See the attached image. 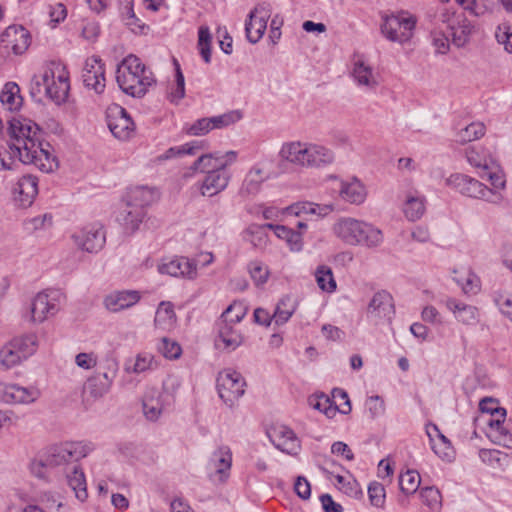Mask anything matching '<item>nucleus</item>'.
<instances>
[{"label": "nucleus", "mask_w": 512, "mask_h": 512, "mask_svg": "<svg viewBox=\"0 0 512 512\" xmlns=\"http://www.w3.org/2000/svg\"><path fill=\"white\" fill-rule=\"evenodd\" d=\"M9 148L24 164H33L43 172H52L58 167L51 145L41 140L42 132L32 120L12 117L8 120Z\"/></svg>", "instance_id": "1"}, {"label": "nucleus", "mask_w": 512, "mask_h": 512, "mask_svg": "<svg viewBox=\"0 0 512 512\" xmlns=\"http://www.w3.org/2000/svg\"><path fill=\"white\" fill-rule=\"evenodd\" d=\"M116 81L125 94L137 98L143 97L156 83L152 70L134 54L127 55L117 65Z\"/></svg>", "instance_id": "2"}, {"label": "nucleus", "mask_w": 512, "mask_h": 512, "mask_svg": "<svg viewBox=\"0 0 512 512\" xmlns=\"http://www.w3.org/2000/svg\"><path fill=\"white\" fill-rule=\"evenodd\" d=\"M334 234L348 245L378 247L383 242L380 229L354 218H341L333 226Z\"/></svg>", "instance_id": "3"}, {"label": "nucleus", "mask_w": 512, "mask_h": 512, "mask_svg": "<svg viewBox=\"0 0 512 512\" xmlns=\"http://www.w3.org/2000/svg\"><path fill=\"white\" fill-rule=\"evenodd\" d=\"M45 94L56 104L64 103L70 91L69 72L60 61H50L41 76Z\"/></svg>", "instance_id": "4"}, {"label": "nucleus", "mask_w": 512, "mask_h": 512, "mask_svg": "<svg viewBox=\"0 0 512 512\" xmlns=\"http://www.w3.org/2000/svg\"><path fill=\"white\" fill-rule=\"evenodd\" d=\"M93 450L91 443L85 442H64L53 445L43 455L44 465L49 468L59 467L76 463L86 457Z\"/></svg>", "instance_id": "5"}, {"label": "nucleus", "mask_w": 512, "mask_h": 512, "mask_svg": "<svg viewBox=\"0 0 512 512\" xmlns=\"http://www.w3.org/2000/svg\"><path fill=\"white\" fill-rule=\"evenodd\" d=\"M65 294L58 289H47L38 293L31 304L30 321L42 323L55 316L65 302Z\"/></svg>", "instance_id": "6"}, {"label": "nucleus", "mask_w": 512, "mask_h": 512, "mask_svg": "<svg viewBox=\"0 0 512 512\" xmlns=\"http://www.w3.org/2000/svg\"><path fill=\"white\" fill-rule=\"evenodd\" d=\"M446 184L468 197L484 199L491 203H498L502 200L498 191L490 189L480 181L464 174L450 175L446 179Z\"/></svg>", "instance_id": "7"}, {"label": "nucleus", "mask_w": 512, "mask_h": 512, "mask_svg": "<svg viewBox=\"0 0 512 512\" xmlns=\"http://www.w3.org/2000/svg\"><path fill=\"white\" fill-rule=\"evenodd\" d=\"M416 22V18L409 12L401 11L387 16L381 26V31L390 41L404 43L413 36Z\"/></svg>", "instance_id": "8"}, {"label": "nucleus", "mask_w": 512, "mask_h": 512, "mask_svg": "<svg viewBox=\"0 0 512 512\" xmlns=\"http://www.w3.org/2000/svg\"><path fill=\"white\" fill-rule=\"evenodd\" d=\"M245 385L242 375L234 370H224L217 378L219 397L230 407L244 394Z\"/></svg>", "instance_id": "9"}, {"label": "nucleus", "mask_w": 512, "mask_h": 512, "mask_svg": "<svg viewBox=\"0 0 512 512\" xmlns=\"http://www.w3.org/2000/svg\"><path fill=\"white\" fill-rule=\"evenodd\" d=\"M106 119L108 128L115 138L126 141L133 137L135 124L125 108L120 105L109 107Z\"/></svg>", "instance_id": "10"}, {"label": "nucleus", "mask_w": 512, "mask_h": 512, "mask_svg": "<svg viewBox=\"0 0 512 512\" xmlns=\"http://www.w3.org/2000/svg\"><path fill=\"white\" fill-rule=\"evenodd\" d=\"M394 314L395 307L391 294L384 290L375 293L367 306V319L378 325L384 321L390 322Z\"/></svg>", "instance_id": "11"}, {"label": "nucleus", "mask_w": 512, "mask_h": 512, "mask_svg": "<svg viewBox=\"0 0 512 512\" xmlns=\"http://www.w3.org/2000/svg\"><path fill=\"white\" fill-rule=\"evenodd\" d=\"M72 239L79 249L89 253H97L104 247L106 234L100 224H92L75 232Z\"/></svg>", "instance_id": "12"}, {"label": "nucleus", "mask_w": 512, "mask_h": 512, "mask_svg": "<svg viewBox=\"0 0 512 512\" xmlns=\"http://www.w3.org/2000/svg\"><path fill=\"white\" fill-rule=\"evenodd\" d=\"M40 395L41 393L36 387L0 382V400L6 404H32L39 399Z\"/></svg>", "instance_id": "13"}, {"label": "nucleus", "mask_w": 512, "mask_h": 512, "mask_svg": "<svg viewBox=\"0 0 512 512\" xmlns=\"http://www.w3.org/2000/svg\"><path fill=\"white\" fill-rule=\"evenodd\" d=\"M227 163L213 166L208 170L204 179L199 183V191L202 196L212 197L224 191L231 179V174L226 171Z\"/></svg>", "instance_id": "14"}, {"label": "nucleus", "mask_w": 512, "mask_h": 512, "mask_svg": "<svg viewBox=\"0 0 512 512\" xmlns=\"http://www.w3.org/2000/svg\"><path fill=\"white\" fill-rule=\"evenodd\" d=\"M82 79L84 85L88 89L94 90L97 94H101L106 86L104 63L98 56H91L86 59Z\"/></svg>", "instance_id": "15"}, {"label": "nucleus", "mask_w": 512, "mask_h": 512, "mask_svg": "<svg viewBox=\"0 0 512 512\" xmlns=\"http://www.w3.org/2000/svg\"><path fill=\"white\" fill-rule=\"evenodd\" d=\"M30 33L23 26H9L1 34V44L10 49L14 54H23L30 45Z\"/></svg>", "instance_id": "16"}, {"label": "nucleus", "mask_w": 512, "mask_h": 512, "mask_svg": "<svg viewBox=\"0 0 512 512\" xmlns=\"http://www.w3.org/2000/svg\"><path fill=\"white\" fill-rule=\"evenodd\" d=\"M426 434L430 440L434 453L444 461L452 462L455 458V451L450 440L441 433L436 424L426 425Z\"/></svg>", "instance_id": "17"}, {"label": "nucleus", "mask_w": 512, "mask_h": 512, "mask_svg": "<svg viewBox=\"0 0 512 512\" xmlns=\"http://www.w3.org/2000/svg\"><path fill=\"white\" fill-rule=\"evenodd\" d=\"M231 465L232 452L230 448L226 445L218 447L208 461L209 469L214 470V474H211L210 477L216 476L221 483L226 482L230 475Z\"/></svg>", "instance_id": "18"}, {"label": "nucleus", "mask_w": 512, "mask_h": 512, "mask_svg": "<svg viewBox=\"0 0 512 512\" xmlns=\"http://www.w3.org/2000/svg\"><path fill=\"white\" fill-rule=\"evenodd\" d=\"M269 16L268 11L260 5L249 13V19L245 23L246 37L249 42L255 44L263 37Z\"/></svg>", "instance_id": "19"}, {"label": "nucleus", "mask_w": 512, "mask_h": 512, "mask_svg": "<svg viewBox=\"0 0 512 512\" xmlns=\"http://www.w3.org/2000/svg\"><path fill=\"white\" fill-rule=\"evenodd\" d=\"M161 274H167L173 277H183L195 279L197 276L196 264L186 257H178L162 263L158 267Z\"/></svg>", "instance_id": "20"}, {"label": "nucleus", "mask_w": 512, "mask_h": 512, "mask_svg": "<svg viewBox=\"0 0 512 512\" xmlns=\"http://www.w3.org/2000/svg\"><path fill=\"white\" fill-rule=\"evenodd\" d=\"M140 299L141 295L136 290L113 291L105 296L103 304L107 310L116 313L134 306Z\"/></svg>", "instance_id": "21"}, {"label": "nucleus", "mask_w": 512, "mask_h": 512, "mask_svg": "<svg viewBox=\"0 0 512 512\" xmlns=\"http://www.w3.org/2000/svg\"><path fill=\"white\" fill-rule=\"evenodd\" d=\"M271 439L275 447L289 455H296L300 451L301 444L296 434L287 426H280L273 430Z\"/></svg>", "instance_id": "22"}, {"label": "nucleus", "mask_w": 512, "mask_h": 512, "mask_svg": "<svg viewBox=\"0 0 512 512\" xmlns=\"http://www.w3.org/2000/svg\"><path fill=\"white\" fill-rule=\"evenodd\" d=\"M335 155L325 146L307 143L303 168H322L333 163Z\"/></svg>", "instance_id": "23"}, {"label": "nucleus", "mask_w": 512, "mask_h": 512, "mask_svg": "<svg viewBox=\"0 0 512 512\" xmlns=\"http://www.w3.org/2000/svg\"><path fill=\"white\" fill-rule=\"evenodd\" d=\"M233 323L220 319L217 322L218 339L216 340L217 347H223L229 351L235 350L242 344L243 337L240 332L234 329Z\"/></svg>", "instance_id": "24"}, {"label": "nucleus", "mask_w": 512, "mask_h": 512, "mask_svg": "<svg viewBox=\"0 0 512 512\" xmlns=\"http://www.w3.org/2000/svg\"><path fill=\"white\" fill-rule=\"evenodd\" d=\"M14 194L21 206H30L38 194L37 178L32 175L21 177L14 188Z\"/></svg>", "instance_id": "25"}, {"label": "nucleus", "mask_w": 512, "mask_h": 512, "mask_svg": "<svg viewBox=\"0 0 512 512\" xmlns=\"http://www.w3.org/2000/svg\"><path fill=\"white\" fill-rule=\"evenodd\" d=\"M269 178L265 171L259 166H253L246 174L239 190L242 197H250L257 195L262 184Z\"/></svg>", "instance_id": "26"}, {"label": "nucleus", "mask_w": 512, "mask_h": 512, "mask_svg": "<svg viewBox=\"0 0 512 512\" xmlns=\"http://www.w3.org/2000/svg\"><path fill=\"white\" fill-rule=\"evenodd\" d=\"M448 37L452 38L457 47H463L469 40L473 26L471 22L462 16H457L449 22Z\"/></svg>", "instance_id": "27"}, {"label": "nucleus", "mask_w": 512, "mask_h": 512, "mask_svg": "<svg viewBox=\"0 0 512 512\" xmlns=\"http://www.w3.org/2000/svg\"><path fill=\"white\" fill-rule=\"evenodd\" d=\"M445 305L459 322L465 325H473L478 322L479 312L475 306L465 304L454 298H448Z\"/></svg>", "instance_id": "28"}, {"label": "nucleus", "mask_w": 512, "mask_h": 512, "mask_svg": "<svg viewBox=\"0 0 512 512\" xmlns=\"http://www.w3.org/2000/svg\"><path fill=\"white\" fill-rule=\"evenodd\" d=\"M158 197L155 189L146 186L130 188L126 194L128 207H139L145 210L146 206L152 204Z\"/></svg>", "instance_id": "29"}, {"label": "nucleus", "mask_w": 512, "mask_h": 512, "mask_svg": "<svg viewBox=\"0 0 512 512\" xmlns=\"http://www.w3.org/2000/svg\"><path fill=\"white\" fill-rule=\"evenodd\" d=\"M340 197L352 204H360L366 198V190L363 184L356 178L351 181H342L339 189Z\"/></svg>", "instance_id": "30"}, {"label": "nucleus", "mask_w": 512, "mask_h": 512, "mask_svg": "<svg viewBox=\"0 0 512 512\" xmlns=\"http://www.w3.org/2000/svg\"><path fill=\"white\" fill-rule=\"evenodd\" d=\"M479 409L483 413H489L493 418L488 421L491 428H501L506 419V409L499 406V402L493 398H484L479 403Z\"/></svg>", "instance_id": "31"}, {"label": "nucleus", "mask_w": 512, "mask_h": 512, "mask_svg": "<svg viewBox=\"0 0 512 512\" xmlns=\"http://www.w3.org/2000/svg\"><path fill=\"white\" fill-rule=\"evenodd\" d=\"M307 143L294 141L284 143L281 147L279 155L284 160L296 165L303 167L305 160V151Z\"/></svg>", "instance_id": "32"}, {"label": "nucleus", "mask_w": 512, "mask_h": 512, "mask_svg": "<svg viewBox=\"0 0 512 512\" xmlns=\"http://www.w3.org/2000/svg\"><path fill=\"white\" fill-rule=\"evenodd\" d=\"M352 77L358 85L365 86L369 89H373L378 85L372 67L363 60L355 61L352 69Z\"/></svg>", "instance_id": "33"}, {"label": "nucleus", "mask_w": 512, "mask_h": 512, "mask_svg": "<svg viewBox=\"0 0 512 512\" xmlns=\"http://www.w3.org/2000/svg\"><path fill=\"white\" fill-rule=\"evenodd\" d=\"M68 485L75 492V496L80 501H85L88 497L86 479L83 470L79 465H74L71 471L66 474Z\"/></svg>", "instance_id": "34"}, {"label": "nucleus", "mask_w": 512, "mask_h": 512, "mask_svg": "<svg viewBox=\"0 0 512 512\" xmlns=\"http://www.w3.org/2000/svg\"><path fill=\"white\" fill-rule=\"evenodd\" d=\"M332 211L330 205H319L312 202H300L293 204L287 208L289 214L297 217L304 215H315L317 217H324Z\"/></svg>", "instance_id": "35"}, {"label": "nucleus", "mask_w": 512, "mask_h": 512, "mask_svg": "<svg viewBox=\"0 0 512 512\" xmlns=\"http://www.w3.org/2000/svg\"><path fill=\"white\" fill-rule=\"evenodd\" d=\"M465 156L470 165L481 169V171L488 170L490 165L493 164L491 156L480 145L468 146L465 149Z\"/></svg>", "instance_id": "36"}, {"label": "nucleus", "mask_w": 512, "mask_h": 512, "mask_svg": "<svg viewBox=\"0 0 512 512\" xmlns=\"http://www.w3.org/2000/svg\"><path fill=\"white\" fill-rule=\"evenodd\" d=\"M111 383L101 377L100 374H95L87 379L83 386V395L89 396L93 399L103 397L111 388Z\"/></svg>", "instance_id": "37"}, {"label": "nucleus", "mask_w": 512, "mask_h": 512, "mask_svg": "<svg viewBox=\"0 0 512 512\" xmlns=\"http://www.w3.org/2000/svg\"><path fill=\"white\" fill-rule=\"evenodd\" d=\"M18 354L25 360L32 356L38 348V337L34 333L23 334L10 340Z\"/></svg>", "instance_id": "38"}, {"label": "nucleus", "mask_w": 512, "mask_h": 512, "mask_svg": "<svg viewBox=\"0 0 512 512\" xmlns=\"http://www.w3.org/2000/svg\"><path fill=\"white\" fill-rule=\"evenodd\" d=\"M176 315L172 303L161 302L156 310L154 324L160 330H170L175 323Z\"/></svg>", "instance_id": "39"}, {"label": "nucleus", "mask_w": 512, "mask_h": 512, "mask_svg": "<svg viewBox=\"0 0 512 512\" xmlns=\"http://www.w3.org/2000/svg\"><path fill=\"white\" fill-rule=\"evenodd\" d=\"M0 101L7 110H18L21 107L23 101L20 95L19 86L13 82L5 84L4 89L0 94Z\"/></svg>", "instance_id": "40"}, {"label": "nucleus", "mask_w": 512, "mask_h": 512, "mask_svg": "<svg viewBox=\"0 0 512 512\" xmlns=\"http://www.w3.org/2000/svg\"><path fill=\"white\" fill-rule=\"evenodd\" d=\"M454 281L462 288L465 294H476L480 289V280L470 269L454 271Z\"/></svg>", "instance_id": "41"}, {"label": "nucleus", "mask_w": 512, "mask_h": 512, "mask_svg": "<svg viewBox=\"0 0 512 512\" xmlns=\"http://www.w3.org/2000/svg\"><path fill=\"white\" fill-rule=\"evenodd\" d=\"M267 227L274 231L275 235L286 240L291 250L300 251L302 249V236L300 232H296L286 226L267 223Z\"/></svg>", "instance_id": "42"}, {"label": "nucleus", "mask_w": 512, "mask_h": 512, "mask_svg": "<svg viewBox=\"0 0 512 512\" xmlns=\"http://www.w3.org/2000/svg\"><path fill=\"white\" fill-rule=\"evenodd\" d=\"M145 216L146 212L144 209L128 207V203H126V208L121 212L119 220L122 221L126 230L134 232L138 229Z\"/></svg>", "instance_id": "43"}, {"label": "nucleus", "mask_w": 512, "mask_h": 512, "mask_svg": "<svg viewBox=\"0 0 512 512\" xmlns=\"http://www.w3.org/2000/svg\"><path fill=\"white\" fill-rule=\"evenodd\" d=\"M425 197L420 195H409L404 203V214L410 221L420 219L425 213Z\"/></svg>", "instance_id": "44"}, {"label": "nucleus", "mask_w": 512, "mask_h": 512, "mask_svg": "<svg viewBox=\"0 0 512 512\" xmlns=\"http://www.w3.org/2000/svg\"><path fill=\"white\" fill-rule=\"evenodd\" d=\"M143 412L148 420L155 421L162 412V404L160 402L159 393L152 389L145 394L143 398Z\"/></svg>", "instance_id": "45"}, {"label": "nucleus", "mask_w": 512, "mask_h": 512, "mask_svg": "<svg viewBox=\"0 0 512 512\" xmlns=\"http://www.w3.org/2000/svg\"><path fill=\"white\" fill-rule=\"evenodd\" d=\"M296 310V302L290 296H284L278 302L273 319L277 325L285 324Z\"/></svg>", "instance_id": "46"}, {"label": "nucleus", "mask_w": 512, "mask_h": 512, "mask_svg": "<svg viewBox=\"0 0 512 512\" xmlns=\"http://www.w3.org/2000/svg\"><path fill=\"white\" fill-rule=\"evenodd\" d=\"M268 230H271L267 227V223L263 225L259 224H251L246 233L250 236V243L257 249L263 250L267 247L269 242Z\"/></svg>", "instance_id": "47"}, {"label": "nucleus", "mask_w": 512, "mask_h": 512, "mask_svg": "<svg viewBox=\"0 0 512 512\" xmlns=\"http://www.w3.org/2000/svg\"><path fill=\"white\" fill-rule=\"evenodd\" d=\"M24 359L18 354L17 349L13 346L11 341L7 342L0 349V364L6 370L11 369L21 364Z\"/></svg>", "instance_id": "48"}, {"label": "nucleus", "mask_w": 512, "mask_h": 512, "mask_svg": "<svg viewBox=\"0 0 512 512\" xmlns=\"http://www.w3.org/2000/svg\"><path fill=\"white\" fill-rule=\"evenodd\" d=\"M421 477L417 471L408 470L399 477L400 489L409 495L415 493L420 485Z\"/></svg>", "instance_id": "49"}, {"label": "nucleus", "mask_w": 512, "mask_h": 512, "mask_svg": "<svg viewBox=\"0 0 512 512\" xmlns=\"http://www.w3.org/2000/svg\"><path fill=\"white\" fill-rule=\"evenodd\" d=\"M484 133V124L480 122H473L458 132L457 141L460 143L471 142L482 137Z\"/></svg>", "instance_id": "50"}, {"label": "nucleus", "mask_w": 512, "mask_h": 512, "mask_svg": "<svg viewBox=\"0 0 512 512\" xmlns=\"http://www.w3.org/2000/svg\"><path fill=\"white\" fill-rule=\"evenodd\" d=\"M316 281L320 289L333 292L336 289V282L332 270L327 266H319L315 273Z\"/></svg>", "instance_id": "51"}, {"label": "nucleus", "mask_w": 512, "mask_h": 512, "mask_svg": "<svg viewBox=\"0 0 512 512\" xmlns=\"http://www.w3.org/2000/svg\"><path fill=\"white\" fill-rule=\"evenodd\" d=\"M211 34L208 27H200L198 32V47L203 60L211 61Z\"/></svg>", "instance_id": "52"}, {"label": "nucleus", "mask_w": 512, "mask_h": 512, "mask_svg": "<svg viewBox=\"0 0 512 512\" xmlns=\"http://www.w3.org/2000/svg\"><path fill=\"white\" fill-rule=\"evenodd\" d=\"M247 309L240 302H233L227 309L221 314L220 319L228 321L230 323H239L246 315Z\"/></svg>", "instance_id": "53"}, {"label": "nucleus", "mask_w": 512, "mask_h": 512, "mask_svg": "<svg viewBox=\"0 0 512 512\" xmlns=\"http://www.w3.org/2000/svg\"><path fill=\"white\" fill-rule=\"evenodd\" d=\"M175 86L171 89L169 94L170 101L173 103H178L185 96V80L183 73L181 71L180 65L175 60Z\"/></svg>", "instance_id": "54"}, {"label": "nucleus", "mask_w": 512, "mask_h": 512, "mask_svg": "<svg viewBox=\"0 0 512 512\" xmlns=\"http://www.w3.org/2000/svg\"><path fill=\"white\" fill-rule=\"evenodd\" d=\"M248 270L251 278L257 286L263 285L267 282L269 277V270L260 261H251L248 265Z\"/></svg>", "instance_id": "55"}, {"label": "nucleus", "mask_w": 512, "mask_h": 512, "mask_svg": "<svg viewBox=\"0 0 512 512\" xmlns=\"http://www.w3.org/2000/svg\"><path fill=\"white\" fill-rule=\"evenodd\" d=\"M368 497L372 506L382 508L386 499L384 486L376 481L370 483L368 486Z\"/></svg>", "instance_id": "56"}, {"label": "nucleus", "mask_w": 512, "mask_h": 512, "mask_svg": "<svg viewBox=\"0 0 512 512\" xmlns=\"http://www.w3.org/2000/svg\"><path fill=\"white\" fill-rule=\"evenodd\" d=\"M332 401L335 408H337V412L345 415L351 412V403L345 390L341 388H334L332 390Z\"/></svg>", "instance_id": "57"}, {"label": "nucleus", "mask_w": 512, "mask_h": 512, "mask_svg": "<svg viewBox=\"0 0 512 512\" xmlns=\"http://www.w3.org/2000/svg\"><path fill=\"white\" fill-rule=\"evenodd\" d=\"M240 118L241 114L239 111H230L222 115L210 117L212 130L228 127L236 123Z\"/></svg>", "instance_id": "58"}, {"label": "nucleus", "mask_w": 512, "mask_h": 512, "mask_svg": "<svg viewBox=\"0 0 512 512\" xmlns=\"http://www.w3.org/2000/svg\"><path fill=\"white\" fill-rule=\"evenodd\" d=\"M495 37L507 52L512 53V25L508 23L500 24L496 29Z\"/></svg>", "instance_id": "59"}, {"label": "nucleus", "mask_w": 512, "mask_h": 512, "mask_svg": "<svg viewBox=\"0 0 512 512\" xmlns=\"http://www.w3.org/2000/svg\"><path fill=\"white\" fill-rule=\"evenodd\" d=\"M421 499L430 509L437 510L441 507V494L435 487H425L420 492Z\"/></svg>", "instance_id": "60"}, {"label": "nucleus", "mask_w": 512, "mask_h": 512, "mask_svg": "<svg viewBox=\"0 0 512 512\" xmlns=\"http://www.w3.org/2000/svg\"><path fill=\"white\" fill-rule=\"evenodd\" d=\"M159 351L165 358L177 359L181 356L182 348L178 342L164 337L159 345Z\"/></svg>", "instance_id": "61"}, {"label": "nucleus", "mask_w": 512, "mask_h": 512, "mask_svg": "<svg viewBox=\"0 0 512 512\" xmlns=\"http://www.w3.org/2000/svg\"><path fill=\"white\" fill-rule=\"evenodd\" d=\"M201 144L197 141H193L190 143H186L182 145L181 147H172L169 148L163 156H161L162 159H170L175 157L179 154H190L194 155L197 150L201 149Z\"/></svg>", "instance_id": "62"}, {"label": "nucleus", "mask_w": 512, "mask_h": 512, "mask_svg": "<svg viewBox=\"0 0 512 512\" xmlns=\"http://www.w3.org/2000/svg\"><path fill=\"white\" fill-rule=\"evenodd\" d=\"M157 367V362L154 359V356L149 353H140L137 355L133 372L142 373L147 370H152Z\"/></svg>", "instance_id": "63"}, {"label": "nucleus", "mask_w": 512, "mask_h": 512, "mask_svg": "<svg viewBox=\"0 0 512 512\" xmlns=\"http://www.w3.org/2000/svg\"><path fill=\"white\" fill-rule=\"evenodd\" d=\"M118 367L119 365L115 358L107 357L104 359L103 363L100 366V369H102L103 371L98 372L97 374H100L101 377H103L105 380L112 384L113 380L117 375Z\"/></svg>", "instance_id": "64"}]
</instances>
